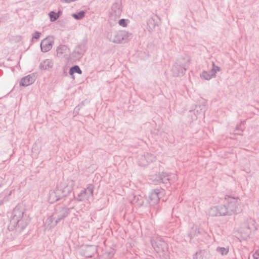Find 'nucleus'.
Masks as SVG:
<instances>
[{
    "label": "nucleus",
    "instance_id": "obj_20",
    "mask_svg": "<svg viewBox=\"0 0 259 259\" xmlns=\"http://www.w3.org/2000/svg\"><path fill=\"white\" fill-rule=\"evenodd\" d=\"M77 73L79 74H82V71L78 65H74L69 69V73L72 76V78H74V73Z\"/></svg>",
    "mask_w": 259,
    "mask_h": 259
},
{
    "label": "nucleus",
    "instance_id": "obj_12",
    "mask_svg": "<svg viewBox=\"0 0 259 259\" xmlns=\"http://www.w3.org/2000/svg\"><path fill=\"white\" fill-rule=\"evenodd\" d=\"M85 51V46L83 44L77 46L71 55V57L74 60L80 59Z\"/></svg>",
    "mask_w": 259,
    "mask_h": 259
},
{
    "label": "nucleus",
    "instance_id": "obj_14",
    "mask_svg": "<svg viewBox=\"0 0 259 259\" xmlns=\"http://www.w3.org/2000/svg\"><path fill=\"white\" fill-rule=\"evenodd\" d=\"M130 200L132 204L137 206H141L144 203V198L141 195L133 194L130 197Z\"/></svg>",
    "mask_w": 259,
    "mask_h": 259
},
{
    "label": "nucleus",
    "instance_id": "obj_34",
    "mask_svg": "<svg viewBox=\"0 0 259 259\" xmlns=\"http://www.w3.org/2000/svg\"><path fill=\"white\" fill-rule=\"evenodd\" d=\"M217 66L215 65V63L214 62H212V68H215Z\"/></svg>",
    "mask_w": 259,
    "mask_h": 259
},
{
    "label": "nucleus",
    "instance_id": "obj_35",
    "mask_svg": "<svg viewBox=\"0 0 259 259\" xmlns=\"http://www.w3.org/2000/svg\"><path fill=\"white\" fill-rule=\"evenodd\" d=\"M246 228H247L248 230H249V229H250V227H249V225H246Z\"/></svg>",
    "mask_w": 259,
    "mask_h": 259
},
{
    "label": "nucleus",
    "instance_id": "obj_38",
    "mask_svg": "<svg viewBox=\"0 0 259 259\" xmlns=\"http://www.w3.org/2000/svg\"><path fill=\"white\" fill-rule=\"evenodd\" d=\"M227 197H228V198H231V197H230V196H227ZM225 199H227V196H226V197H225Z\"/></svg>",
    "mask_w": 259,
    "mask_h": 259
},
{
    "label": "nucleus",
    "instance_id": "obj_15",
    "mask_svg": "<svg viewBox=\"0 0 259 259\" xmlns=\"http://www.w3.org/2000/svg\"><path fill=\"white\" fill-rule=\"evenodd\" d=\"M35 80V77L33 74H29L21 78L20 81V85L23 87H27L33 83Z\"/></svg>",
    "mask_w": 259,
    "mask_h": 259
},
{
    "label": "nucleus",
    "instance_id": "obj_23",
    "mask_svg": "<svg viewBox=\"0 0 259 259\" xmlns=\"http://www.w3.org/2000/svg\"><path fill=\"white\" fill-rule=\"evenodd\" d=\"M201 76L206 80H209L212 77H214L215 76L210 72L203 71L201 74Z\"/></svg>",
    "mask_w": 259,
    "mask_h": 259
},
{
    "label": "nucleus",
    "instance_id": "obj_3",
    "mask_svg": "<svg viewBox=\"0 0 259 259\" xmlns=\"http://www.w3.org/2000/svg\"><path fill=\"white\" fill-rule=\"evenodd\" d=\"M132 33L124 30L111 31L107 35L109 40L115 44L127 42L132 38Z\"/></svg>",
    "mask_w": 259,
    "mask_h": 259
},
{
    "label": "nucleus",
    "instance_id": "obj_24",
    "mask_svg": "<svg viewBox=\"0 0 259 259\" xmlns=\"http://www.w3.org/2000/svg\"><path fill=\"white\" fill-rule=\"evenodd\" d=\"M144 155L149 164L156 160V156L151 153H146L144 154Z\"/></svg>",
    "mask_w": 259,
    "mask_h": 259
},
{
    "label": "nucleus",
    "instance_id": "obj_16",
    "mask_svg": "<svg viewBox=\"0 0 259 259\" xmlns=\"http://www.w3.org/2000/svg\"><path fill=\"white\" fill-rule=\"evenodd\" d=\"M209 256L208 252L205 250H200L193 255V259H208Z\"/></svg>",
    "mask_w": 259,
    "mask_h": 259
},
{
    "label": "nucleus",
    "instance_id": "obj_4",
    "mask_svg": "<svg viewBox=\"0 0 259 259\" xmlns=\"http://www.w3.org/2000/svg\"><path fill=\"white\" fill-rule=\"evenodd\" d=\"M224 205L225 206L226 215H231L242 210L243 204L238 197L231 198L228 203Z\"/></svg>",
    "mask_w": 259,
    "mask_h": 259
},
{
    "label": "nucleus",
    "instance_id": "obj_17",
    "mask_svg": "<svg viewBox=\"0 0 259 259\" xmlns=\"http://www.w3.org/2000/svg\"><path fill=\"white\" fill-rule=\"evenodd\" d=\"M53 65V63L52 60L50 59H46L40 63L39 67L41 69L47 70L52 68Z\"/></svg>",
    "mask_w": 259,
    "mask_h": 259
},
{
    "label": "nucleus",
    "instance_id": "obj_27",
    "mask_svg": "<svg viewBox=\"0 0 259 259\" xmlns=\"http://www.w3.org/2000/svg\"><path fill=\"white\" fill-rule=\"evenodd\" d=\"M218 252L220 253L222 255H226L229 252L228 247H218L217 248Z\"/></svg>",
    "mask_w": 259,
    "mask_h": 259
},
{
    "label": "nucleus",
    "instance_id": "obj_2",
    "mask_svg": "<svg viewBox=\"0 0 259 259\" xmlns=\"http://www.w3.org/2000/svg\"><path fill=\"white\" fill-rule=\"evenodd\" d=\"M74 186V182L71 180L61 182L54 190L50 192L49 202L52 203L67 196L72 192Z\"/></svg>",
    "mask_w": 259,
    "mask_h": 259
},
{
    "label": "nucleus",
    "instance_id": "obj_36",
    "mask_svg": "<svg viewBox=\"0 0 259 259\" xmlns=\"http://www.w3.org/2000/svg\"><path fill=\"white\" fill-rule=\"evenodd\" d=\"M85 256L86 257H92V255H87Z\"/></svg>",
    "mask_w": 259,
    "mask_h": 259
},
{
    "label": "nucleus",
    "instance_id": "obj_26",
    "mask_svg": "<svg viewBox=\"0 0 259 259\" xmlns=\"http://www.w3.org/2000/svg\"><path fill=\"white\" fill-rule=\"evenodd\" d=\"M84 12L81 11L78 13L72 14V16L76 20H80L84 16Z\"/></svg>",
    "mask_w": 259,
    "mask_h": 259
},
{
    "label": "nucleus",
    "instance_id": "obj_7",
    "mask_svg": "<svg viewBox=\"0 0 259 259\" xmlns=\"http://www.w3.org/2000/svg\"><path fill=\"white\" fill-rule=\"evenodd\" d=\"M94 186L90 185L86 189L82 190L79 192L75 199L79 201H83L89 200L93 196Z\"/></svg>",
    "mask_w": 259,
    "mask_h": 259
},
{
    "label": "nucleus",
    "instance_id": "obj_9",
    "mask_svg": "<svg viewBox=\"0 0 259 259\" xmlns=\"http://www.w3.org/2000/svg\"><path fill=\"white\" fill-rule=\"evenodd\" d=\"M190 64V60H188L186 63H176L172 68V74L175 76L183 75L187 70V67Z\"/></svg>",
    "mask_w": 259,
    "mask_h": 259
},
{
    "label": "nucleus",
    "instance_id": "obj_22",
    "mask_svg": "<svg viewBox=\"0 0 259 259\" xmlns=\"http://www.w3.org/2000/svg\"><path fill=\"white\" fill-rule=\"evenodd\" d=\"M199 233L200 231L198 227L197 226H193L191 228L189 236L191 238H192L195 236H197Z\"/></svg>",
    "mask_w": 259,
    "mask_h": 259
},
{
    "label": "nucleus",
    "instance_id": "obj_8",
    "mask_svg": "<svg viewBox=\"0 0 259 259\" xmlns=\"http://www.w3.org/2000/svg\"><path fill=\"white\" fill-rule=\"evenodd\" d=\"M226 212L225 206L221 204L210 207L207 211V214L211 217L226 216Z\"/></svg>",
    "mask_w": 259,
    "mask_h": 259
},
{
    "label": "nucleus",
    "instance_id": "obj_1",
    "mask_svg": "<svg viewBox=\"0 0 259 259\" xmlns=\"http://www.w3.org/2000/svg\"><path fill=\"white\" fill-rule=\"evenodd\" d=\"M30 222V219L26 214H24L23 208L17 206L14 209L10 219L9 229L15 228L16 231H22Z\"/></svg>",
    "mask_w": 259,
    "mask_h": 259
},
{
    "label": "nucleus",
    "instance_id": "obj_31",
    "mask_svg": "<svg viewBox=\"0 0 259 259\" xmlns=\"http://www.w3.org/2000/svg\"><path fill=\"white\" fill-rule=\"evenodd\" d=\"M82 106V104L78 105L77 106H76L73 111V114H74V116L78 114L79 111L80 110V107Z\"/></svg>",
    "mask_w": 259,
    "mask_h": 259
},
{
    "label": "nucleus",
    "instance_id": "obj_13",
    "mask_svg": "<svg viewBox=\"0 0 259 259\" xmlns=\"http://www.w3.org/2000/svg\"><path fill=\"white\" fill-rule=\"evenodd\" d=\"M159 190H153L149 196L148 202L150 205H154L159 201Z\"/></svg>",
    "mask_w": 259,
    "mask_h": 259
},
{
    "label": "nucleus",
    "instance_id": "obj_28",
    "mask_svg": "<svg viewBox=\"0 0 259 259\" xmlns=\"http://www.w3.org/2000/svg\"><path fill=\"white\" fill-rule=\"evenodd\" d=\"M49 16L51 21L54 22L59 17V14H56V13L54 11H51L49 13Z\"/></svg>",
    "mask_w": 259,
    "mask_h": 259
},
{
    "label": "nucleus",
    "instance_id": "obj_21",
    "mask_svg": "<svg viewBox=\"0 0 259 259\" xmlns=\"http://www.w3.org/2000/svg\"><path fill=\"white\" fill-rule=\"evenodd\" d=\"M158 24L153 18H150L147 22V28L149 31H152Z\"/></svg>",
    "mask_w": 259,
    "mask_h": 259
},
{
    "label": "nucleus",
    "instance_id": "obj_33",
    "mask_svg": "<svg viewBox=\"0 0 259 259\" xmlns=\"http://www.w3.org/2000/svg\"><path fill=\"white\" fill-rule=\"evenodd\" d=\"M253 259H259V250H256L253 254Z\"/></svg>",
    "mask_w": 259,
    "mask_h": 259
},
{
    "label": "nucleus",
    "instance_id": "obj_10",
    "mask_svg": "<svg viewBox=\"0 0 259 259\" xmlns=\"http://www.w3.org/2000/svg\"><path fill=\"white\" fill-rule=\"evenodd\" d=\"M152 245L157 253L164 252L167 250V244L166 242L161 239L156 238L152 240Z\"/></svg>",
    "mask_w": 259,
    "mask_h": 259
},
{
    "label": "nucleus",
    "instance_id": "obj_5",
    "mask_svg": "<svg viewBox=\"0 0 259 259\" xmlns=\"http://www.w3.org/2000/svg\"><path fill=\"white\" fill-rule=\"evenodd\" d=\"M70 208L66 206H58L56 208L54 212L50 217L51 223H54L56 225L61 220L65 218L69 213Z\"/></svg>",
    "mask_w": 259,
    "mask_h": 259
},
{
    "label": "nucleus",
    "instance_id": "obj_19",
    "mask_svg": "<svg viewBox=\"0 0 259 259\" xmlns=\"http://www.w3.org/2000/svg\"><path fill=\"white\" fill-rule=\"evenodd\" d=\"M68 51V47L65 45H60L57 49V54L58 56L65 55Z\"/></svg>",
    "mask_w": 259,
    "mask_h": 259
},
{
    "label": "nucleus",
    "instance_id": "obj_40",
    "mask_svg": "<svg viewBox=\"0 0 259 259\" xmlns=\"http://www.w3.org/2000/svg\"><path fill=\"white\" fill-rule=\"evenodd\" d=\"M73 196H74V194H73ZM74 197L75 198L76 197L74 196Z\"/></svg>",
    "mask_w": 259,
    "mask_h": 259
},
{
    "label": "nucleus",
    "instance_id": "obj_6",
    "mask_svg": "<svg viewBox=\"0 0 259 259\" xmlns=\"http://www.w3.org/2000/svg\"><path fill=\"white\" fill-rule=\"evenodd\" d=\"M122 11L121 1L115 2L111 7L109 15L110 20L116 21L120 17Z\"/></svg>",
    "mask_w": 259,
    "mask_h": 259
},
{
    "label": "nucleus",
    "instance_id": "obj_32",
    "mask_svg": "<svg viewBox=\"0 0 259 259\" xmlns=\"http://www.w3.org/2000/svg\"><path fill=\"white\" fill-rule=\"evenodd\" d=\"M41 33L38 31H35L32 35V39H38L40 36Z\"/></svg>",
    "mask_w": 259,
    "mask_h": 259
},
{
    "label": "nucleus",
    "instance_id": "obj_37",
    "mask_svg": "<svg viewBox=\"0 0 259 259\" xmlns=\"http://www.w3.org/2000/svg\"><path fill=\"white\" fill-rule=\"evenodd\" d=\"M61 13V12L60 11H59L58 13H56V14H59V15H60Z\"/></svg>",
    "mask_w": 259,
    "mask_h": 259
},
{
    "label": "nucleus",
    "instance_id": "obj_25",
    "mask_svg": "<svg viewBox=\"0 0 259 259\" xmlns=\"http://www.w3.org/2000/svg\"><path fill=\"white\" fill-rule=\"evenodd\" d=\"M139 164L142 166H145L149 164L144 154L140 157L139 159Z\"/></svg>",
    "mask_w": 259,
    "mask_h": 259
},
{
    "label": "nucleus",
    "instance_id": "obj_18",
    "mask_svg": "<svg viewBox=\"0 0 259 259\" xmlns=\"http://www.w3.org/2000/svg\"><path fill=\"white\" fill-rule=\"evenodd\" d=\"M169 176L165 172L159 174L158 175V180H157V181L158 182H161L166 184L169 180Z\"/></svg>",
    "mask_w": 259,
    "mask_h": 259
},
{
    "label": "nucleus",
    "instance_id": "obj_39",
    "mask_svg": "<svg viewBox=\"0 0 259 259\" xmlns=\"http://www.w3.org/2000/svg\"><path fill=\"white\" fill-rule=\"evenodd\" d=\"M96 248V250L97 251V246Z\"/></svg>",
    "mask_w": 259,
    "mask_h": 259
},
{
    "label": "nucleus",
    "instance_id": "obj_30",
    "mask_svg": "<svg viewBox=\"0 0 259 259\" xmlns=\"http://www.w3.org/2000/svg\"><path fill=\"white\" fill-rule=\"evenodd\" d=\"M220 70H221L220 67L217 66L216 67H215V68H212L210 70V72L213 74V75H214L215 76H216L215 74H216L217 72L220 71Z\"/></svg>",
    "mask_w": 259,
    "mask_h": 259
},
{
    "label": "nucleus",
    "instance_id": "obj_11",
    "mask_svg": "<svg viewBox=\"0 0 259 259\" xmlns=\"http://www.w3.org/2000/svg\"><path fill=\"white\" fill-rule=\"evenodd\" d=\"M54 38L52 36H48L44 39L40 43V49L42 52H47L52 48L54 44Z\"/></svg>",
    "mask_w": 259,
    "mask_h": 259
},
{
    "label": "nucleus",
    "instance_id": "obj_29",
    "mask_svg": "<svg viewBox=\"0 0 259 259\" xmlns=\"http://www.w3.org/2000/svg\"><path fill=\"white\" fill-rule=\"evenodd\" d=\"M126 21H128V20H126L124 19H120L118 21V24L122 27H126L127 25Z\"/></svg>",
    "mask_w": 259,
    "mask_h": 259
}]
</instances>
